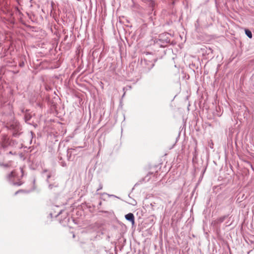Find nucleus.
Wrapping results in <instances>:
<instances>
[{
    "label": "nucleus",
    "instance_id": "f257e3e1",
    "mask_svg": "<svg viewBox=\"0 0 254 254\" xmlns=\"http://www.w3.org/2000/svg\"><path fill=\"white\" fill-rule=\"evenodd\" d=\"M7 179L13 182L14 185H16L17 186H20L22 183L21 182H19L18 183L14 182L16 180H19V177L17 176V173L15 170H13L10 172L9 174H8L6 176Z\"/></svg>",
    "mask_w": 254,
    "mask_h": 254
},
{
    "label": "nucleus",
    "instance_id": "f03ea898",
    "mask_svg": "<svg viewBox=\"0 0 254 254\" xmlns=\"http://www.w3.org/2000/svg\"><path fill=\"white\" fill-rule=\"evenodd\" d=\"M158 174V171L157 170L156 167H151L150 169V171L148 172L147 176L145 177V179L147 181H149L151 178V176H152L155 179L157 178Z\"/></svg>",
    "mask_w": 254,
    "mask_h": 254
},
{
    "label": "nucleus",
    "instance_id": "7ed1b4c3",
    "mask_svg": "<svg viewBox=\"0 0 254 254\" xmlns=\"http://www.w3.org/2000/svg\"><path fill=\"white\" fill-rule=\"evenodd\" d=\"M125 217L127 220L131 222L132 224L134 223V217L132 213H129L126 215Z\"/></svg>",
    "mask_w": 254,
    "mask_h": 254
},
{
    "label": "nucleus",
    "instance_id": "20e7f679",
    "mask_svg": "<svg viewBox=\"0 0 254 254\" xmlns=\"http://www.w3.org/2000/svg\"><path fill=\"white\" fill-rule=\"evenodd\" d=\"M245 33H246V34L247 35V36L249 38H252V33L251 31H250L249 30L246 29L245 30Z\"/></svg>",
    "mask_w": 254,
    "mask_h": 254
},
{
    "label": "nucleus",
    "instance_id": "39448f33",
    "mask_svg": "<svg viewBox=\"0 0 254 254\" xmlns=\"http://www.w3.org/2000/svg\"><path fill=\"white\" fill-rule=\"evenodd\" d=\"M3 166L4 167H9V165L8 164H5V165H3Z\"/></svg>",
    "mask_w": 254,
    "mask_h": 254
}]
</instances>
